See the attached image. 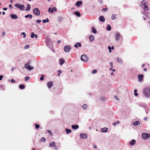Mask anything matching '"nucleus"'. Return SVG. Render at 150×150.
Returning a JSON list of instances; mask_svg holds the SVG:
<instances>
[{
    "label": "nucleus",
    "mask_w": 150,
    "mask_h": 150,
    "mask_svg": "<svg viewBox=\"0 0 150 150\" xmlns=\"http://www.w3.org/2000/svg\"><path fill=\"white\" fill-rule=\"evenodd\" d=\"M144 96L146 98H150V88H146L144 90Z\"/></svg>",
    "instance_id": "f257e3e1"
},
{
    "label": "nucleus",
    "mask_w": 150,
    "mask_h": 150,
    "mask_svg": "<svg viewBox=\"0 0 150 150\" xmlns=\"http://www.w3.org/2000/svg\"><path fill=\"white\" fill-rule=\"evenodd\" d=\"M15 6L22 11H24L25 9V7L23 5H21L19 4H16L15 5Z\"/></svg>",
    "instance_id": "f03ea898"
},
{
    "label": "nucleus",
    "mask_w": 150,
    "mask_h": 150,
    "mask_svg": "<svg viewBox=\"0 0 150 150\" xmlns=\"http://www.w3.org/2000/svg\"><path fill=\"white\" fill-rule=\"evenodd\" d=\"M24 68L25 69H27L29 71H30L33 69L34 68L33 67H31L30 65V62H29L25 64V65Z\"/></svg>",
    "instance_id": "7ed1b4c3"
},
{
    "label": "nucleus",
    "mask_w": 150,
    "mask_h": 150,
    "mask_svg": "<svg viewBox=\"0 0 150 150\" xmlns=\"http://www.w3.org/2000/svg\"><path fill=\"white\" fill-rule=\"evenodd\" d=\"M142 137L144 139H147L150 138V134L147 133H143L142 135Z\"/></svg>",
    "instance_id": "20e7f679"
},
{
    "label": "nucleus",
    "mask_w": 150,
    "mask_h": 150,
    "mask_svg": "<svg viewBox=\"0 0 150 150\" xmlns=\"http://www.w3.org/2000/svg\"><path fill=\"white\" fill-rule=\"evenodd\" d=\"M81 61L84 62H86L88 60V58L85 54H83L81 56Z\"/></svg>",
    "instance_id": "39448f33"
},
{
    "label": "nucleus",
    "mask_w": 150,
    "mask_h": 150,
    "mask_svg": "<svg viewBox=\"0 0 150 150\" xmlns=\"http://www.w3.org/2000/svg\"><path fill=\"white\" fill-rule=\"evenodd\" d=\"M115 40L116 41L120 40L122 39V36L119 33H117L115 35Z\"/></svg>",
    "instance_id": "423d86ee"
},
{
    "label": "nucleus",
    "mask_w": 150,
    "mask_h": 150,
    "mask_svg": "<svg viewBox=\"0 0 150 150\" xmlns=\"http://www.w3.org/2000/svg\"><path fill=\"white\" fill-rule=\"evenodd\" d=\"M33 12L36 16H39L40 14V12L39 9L37 8H35L33 9Z\"/></svg>",
    "instance_id": "0eeeda50"
},
{
    "label": "nucleus",
    "mask_w": 150,
    "mask_h": 150,
    "mask_svg": "<svg viewBox=\"0 0 150 150\" xmlns=\"http://www.w3.org/2000/svg\"><path fill=\"white\" fill-rule=\"evenodd\" d=\"M57 11V8L55 7H54L53 8H49L48 9V11L50 13H53L54 11Z\"/></svg>",
    "instance_id": "6e6552de"
},
{
    "label": "nucleus",
    "mask_w": 150,
    "mask_h": 150,
    "mask_svg": "<svg viewBox=\"0 0 150 150\" xmlns=\"http://www.w3.org/2000/svg\"><path fill=\"white\" fill-rule=\"evenodd\" d=\"M81 139H86L87 137V134L85 133H81L80 135Z\"/></svg>",
    "instance_id": "1a4fd4ad"
},
{
    "label": "nucleus",
    "mask_w": 150,
    "mask_h": 150,
    "mask_svg": "<svg viewBox=\"0 0 150 150\" xmlns=\"http://www.w3.org/2000/svg\"><path fill=\"white\" fill-rule=\"evenodd\" d=\"M71 49V48L69 46H66L64 47V51L65 52H69Z\"/></svg>",
    "instance_id": "9d476101"
},
{
    "label": "nucleus",
    "mask_w": 150,
    "mask_h": 150,
    "mask_svg": "<svg viewBox=\"0 0 150 150\" xmlns=\"http://www.w3.org/2000/svg\"><path fill=\"white\" fill-rule=\"evenodd\" d=\"M46 43L47 46H48L49 45H52V43L51 42V40L49 38H47L46 39Z\"/></svg>",
    "instance_id": "9b49d317"
},
{
    "label": "nucleus",
    "mask_w": 150,
    "mask_h": 150,
    "mask_svg": "<svg viewBox=\"0 0 150 150\" xmlns=\"http://www.w3.org/2000/svg\"><path fill=\"white\" fill-rule=\"evenodd\" d=\"M10 17L12 19H15L18 18V16L15 14H12L10 15Z\"/></svg>",
    "instance_id": "f8f14e48"
},
{
    "label": "nucleus",
    "mask_w": 150,
    "mask_h": 150,
    "mask_svg": "<svg viewBox=\"0 0 150 150\" xmlns=\"http://www.w3.org/2000/svg\"><path fill=\"white\" fill-rule=\"evenodd\" d=\"M65 62V60L63 59L60 58L59 59V64L60 65H62Z\"/></svg>",
    "instance_id": "ddd939ff"
},
{
    "label": "nucleus",
    "mask_w": 150,
    "mask_h": 150,
    "mask_svg": "<svg viewBox=\"0 0 150 150\" xmlns=\"http://www.w3.org/2000/svg\"><path fill=\"white\" fill-rule=\"evenodd\" d=\"M82 2L81 1H78L76 3V5L77 6L79 7V6L82 4Z\"/></svg>",
    "instance_id": "4468645a"
},
{
    "label": "nucleus",
    "mask_w": 150,
    "mask_h": 150,
    "mask_svg": "<svg viewBox=\"0 0 150 150\" xmlns=\"http://www.w3.org/2000/svg\"><path fill=\"white\" fill-rule=\"evenodd\" d=\"M139 80L138 81L139 82H141L142 81L143 79V76L142 74H140L138 76Z\"/></svg>",
    "instance_id": "2eb2a0df"
},
{
    "label": "nucleus",
    "mask_w": 150,
    "mask_h": 150,
    "mask_svg": "<svg viewBox=\"0 0 150 150\" xmlns=\"http://www.w3.org/2000/svg\"><path fill=\"white\" fill-rule=\"evenodd\" d=\"M53 83L52 81L49 82L47 83V86L48 88H50L53 86Z\"/></svg>",
    "instance_id": "dca6fc26"
},
{
    "label": "nucleus",
    "mask_w": 150,
    "mask_h": 150,
    "mask_svg": "<svg viewBox=\"0 0 150 150\" xmlns=\"http://www.w3.org/2000/svg\"><path fill=\"white\" fill-rule=\"evenodd\" d=\"M136 141L134 139H132L129 142V144L131 146L134 145Z\"/></svg>",
    "instance_id": "f3484780"
},
{
    "label": "nucleus",
    "mask_w": 150,
    "mask_h": 150,
    "mask_svg": "<svg viewBox=\"0 0 150 150\" xmlns=\"http://www.w3.org/2000/svg\"><path fill=\"white\" fill-rule=\"evenodd\" d=\"M100 131L101 132H106L108 131V129L106 127H104L101 129Z\"/></svg>",
    "instance_id": "a211bd4d"
},
{
    "label": "nucleus",
    "mask_w": 150,
    "mask_h": 150,
    "mask_svg": "<svg viewBox=\"0 0 150 150\" xmlns=\"http://www.w3.org/2000/svg\"><path fill=\"white\" fill-rule=\"evenodd\" d=\"M89 38L90 41H93L95 39V37L93 35H91L89 36Z\"/></svg>",
    "instance_id": "6ab92c4d"
},
{
    "label": "nucleus",
    "mask_w": 150,
    "mask_h": 150,
    "mask_svg": "<svg viewBox=\"0 0 150 150\" xmlns=\"http://www.w3.org/2000/svg\"><path fill=\"white\" fill-rule=\"evenodd\" d=\"M91 32L94 34H96L97 32L96 30L93 27L91 28Z\"/></svg>",
    "instance_id": "aec40b11"
},
{
    "label": "nucleus",
    "mask_w": 150,
    "mask_h": 150,
    "mask_svg": "<svg viewBox=\"0 0 150 150\" xmlns=\"http://www.w3.org/2000/svg\"><path fill=\"white\" fill-rule=\"evenodd\" d=\"M147 4V3L145 0H143L141 2V4L142 6H145Z\"/></svg>",
    "instance_id": "412c9836"
},
{
    "label": "nucleus",
    "mask_w": 150,
    "mask_h": 150,
    "mask_svg": "<svg viewBox=\"0 0 150 150\" xmlns=\"http://www.w3.org/2000/svg\"><path fill=\"white\" fill-rule=\"evenodd\" d=\"M99 20L100 21L104 22L105 21V19L103 16H100L99 17Z\"/></svg>",
    "instance_id": "4be33fe9"
},
{
    "label": "nucleus",
    "mask_w": 150,
    "mask_h": 150,
    "mask_svg": "<svg viewBox=\"0 0 150 150\" xmlns=\"http://www.w3.org/2000/svg\"><path fill=\"white\" fill-rule=\"evenodd\" d=\"M79 127L78 125H74L71 126V128L73 129H76L79 128Z\"/></svg>",
    "instance_id": "5701e85b"
},
{
    "label": "nucleus",
    "mask_w": 150,
    "mask_h": 150,
    "mask_svg": "<svg viewBox=\"0 0 150 150\" xmlns=\"http://www.w3.org/2000/svg\"><path fill=\"white\" fill-rule=\"evenodd\" d=\"M140 124V122L139 121H137L135 122H134L133 123V125L135 126H136L137 125H139Z\"/></svg>",
    "instance_id": "b1692460"
},
{
    "label": "nucleus",
    "mask_w": 150,
    "mask_h": 150,
    "mask_svg": "<svg viewBox=\"0 0 150 150\" xmlns=\"http://www.w3.org/2000/svg\"><path fill=\"white\" fill-rule=\"evenodd\" d=\"M74 15H76L79 17H80L81 16V15L80 13L79 12L76 11L74 12Z\"/></svg>",
    "instance_id": "393cba45"
},
{
    "label": "nucleus",
    "mask_w": 150,
    "mask_h": 150,
    "mask_svg": "<svg viewBox=\"0 0 150 150\" xmlns=\"http://www.w3.org/2000/svg\"><path fill=\"white\" fill-rule=\"evenodd\" d=\"M117 59L118 63L121 64L122 62V59L119 58V57H117Z\"/></svg>",
    "instance_id": "a878e982"
},
{
    "label": "nucleus",
    "mask_w": 150,
    "mask_h": 150,
    "mask_svg": "<svg viewBox=\"0 0 150 150\" xmlns=\"http://www.w3.org/2000/svg\"><path fill=\"white\" fill-rule=\"evenodd\" d=\"M78 45L79 47H80L81 46V45L80 43H77L74 45V47L77 48H78Z\"/></svg>",
    "instance_id": "bb28decb"
},
{
    "label": "nucleus",
    "mask_w": 150,
    "mask_h": 150,
    "mask_svg": "<svg viewBox=\"0 0 150 150\" xmlns=\"http://www.w3.org/2000/svg\"><path fill=\"white\" fill-rule=\"evenodd\" d=\"M31 6L29 4H27V7L26 9V11H29L31 9Z\"/></svg>",
    "instance_id": "cd10ccee"
},
{
    "label": "nucleus",
    "mask_w": 150,
    "mask_h": 150,
    "mask_svg": "<svg viewBox=\"0 0 150 150\" xmlns=\"http://www.w3.org/2000/svg\"><path fill=\"white\" fill-rule=\"evenodd\" d=\"M25 17L26 18H27L29 17L30 19H31L32 18L33 16L32 15L28 14L27 15L25 16Z\"/></svg>",
    "instance_id": "c85d7f7f"
},
{
    "label": "nucleus",
    "mask_w": 150,
    "mask_h": 150,
    "mask_svg": "<svg viewBox=\"0 0 150 150\" xmlns=\"http://www.w3.org/2000/svg\"><path fill=\"white\" fill-rule=\"evenodd\" d=\"M50 147L53 146L54 147H56V146L55 145V143L54 142L51 143L50 144Z\"/></svg>",
    "instance_id": "c756f323"
},
{
    "label": "nucleus",
    "mask_w": 150,
    "mask_h": 150,
    "mask_svg": "<svg viewBox=\"0 0 150 150\" xmlns=\"http://www.w3.org/2000/svg\"><path fill=\"white\" fill-rule=\"evenodd\" d=\"M65 131L66 132V133L68 134L71 132V129H69L68 128H67L66 129Z\"/></svg>",
    "instance_id": "7c9ffc66"
},
{
    "label": "nucleus",
    "mask_w": 150,
    "mask_h": 150,
    "mask_svg": "<svg viewBox=\"0 0 150 150\" xmlns=\"http://www.w3.org/2000/svg\"><path fill=\"white\" fill-rule=\"evenodd\" d=\"M106 29L108 30H111V27L110 25L108 24L107 25Z\"/></svg>",
    "instance_id": "2f4dec72"
},
{
    "label": "nucleus",
    "mask_w": 150,
    "mask_h": 150,
    "mask_svg": "<svg viewBox=\"0 0 150 150\" xmlns=\"http://www.w3.org/2000/svg\"><path fill=\"white\" fill-rule=\"evenodd\" d=\"M117 16V15L115 14H112V16H111L112 19H116Z\"/></svg>",
    "instance_id": "473e14b6"
},
{
    "label": "nucleus",
    "mask_w": 150,
    "mask_h": 150,
    "mask_svg": "<svg viewBox=\"0 0 150 150\" xmlns=\"http://www.w3.org/2000/svg\"><path fill=\"white\" fill-rule=\"evenodd\" d=\"M49 22V20L48 18H47L46 19H44L42 20V22L44 23H45L46 22Z\"/></svg>",
    "instance_id": "72a5a7b5"
},
{
    "label": "nucleus",
    "mask_w": 150,
    "mask_h": 150,
    "mask_svg": "<svg viewBox=\"0 0 150 150\" xmlns=\"http://www.w3.org/2000/svg\"><path fill=\"white\" fill-rule=\"evenodd\" d=\"M25 87V86L23 85H19V88L21 89H23Z\"/></svg>",
    "instance_id": "f704fd0d"
},
{
    "label": "nucleus",
    "mask_w": 150,
    "mask_h": 150,
    "mask_svg": "<svg viewBox=\"0 0 150 150\" xmlns=\"http://www.w3.org/2000/svg\"><path fill=\"white\" fill-rule=\"evenodd\" d=\"M84 109H86L87 108V105L86 104H84L82 106Z\"/></svg>",
    "instance_id": "c9c22d12"
},
{
    "label": "nucleus",
    "mask_w": 150,
    "mask_h": 150,
    "mask_svg": "<svg viewBox=\"0 0 150 150\" xmlns=\"http://www.w3.org/2000/svg\"><path fill=\"white\" fill-rule=\"evenodd\" d=\"M41 141L42 142H45L46 141V139L44 137H42Z\"/></svg>",
    "instance_id": "e433bc0d"
},
{
    "label": "nucleus",
    "mask_w": 150,
    "mask_h": 150,
    "mask_svg": "<svg viewBox=\"0 0 150 150\" xmlns=\"http://www.w3.org/2000/svg\"><path fill=\"white\" fill-rule=\"evenodd\" d=\"M120 122L119 121H117L116 122H114L113 123V125L114 126H116L117 124H118L120 123Z\"/></svg>",
    "instance_id": "4c0bfd02"
},
{
    "label": "nucleus",
    "mask_w": 150,
    "mask_h": 150,
    "mask_svg": "<svg viewBox=\"0 0 150 150\" xmlns=\"http://www.w3.org/2000/svg\"><path fill=\"white\" fill-rule=\"evenodd\" d=\"M144 10L148 11L149 9V8L148 7L146 6H144Z\"/></svg>",
    "instance_id": "58836bf2"
},
{
    "label": "nucleus",
    "mask_w": 150,
    "mask_h": 150,
    "mask_svg": "<svg viewBox=\"0 0 150 150\" xmlns=\"http://www.w3.org/2000/svg\"><path fill=\"white\" fill-rule=\"evenodd\" d=\"M35 34L33 32L32 33L31 35V38H33L35 37Z\"/></svg>",
    "instance_id": "ea45409f"
},
{
    "label": "nucleus",
    "mask_w": 150,
    "mask_h": 150,
    "mask_svg": "<svg viewBox=\"0 0 150 150\" xmlns=\"http://www.w3.org/2000/svg\"><path fill=\"white\" fill-rule=\"evenodd\" d=\"M21 35H23V38H25L26 37V34L25 32H23L21 34Z\"/></svg>",
    "instance_id": "a19ab883"
},
{
    "label": "nucleus",
    "mask_w": 150,
    "mask_h": 150,
    "mask_svg": "<svg viewBox=\"0 0 150 150\" xmlns=\"http://www.w3.org/2000/svg\"><path fill=\"white\" fill-rule=\"evenodd\" d=\"M30 77L29 76H25V80L26 81H27L29 79Z\"/></svg>",
    "instance_id": "79ce46f5"
},
{
    "label": "nucleus",
    "mask_w": 150,
    "mask_h": 150,
    "mask_svg": "<svg viewBox=\"0 0 150 150\" xmlns=\"http://www.w3.org/2000/svg\"><path fill=\"white\" fill-rule=\"evenodd\" d=\"M44 76L43 75H42L41 77L40 78V79L41 80H43L44 79Z\"/></svg>",
    "instance_id": "37998d69"
},
{
    "label": "nucleus",
    "mask_w": 150,
    "mask_h": 150,
    "mask_svg": "<svg viewBox=\"0 0 150 150\" xmlns=\"http://www.w3.org/2000/svg\"><path fill=\"white\" fill-rule=\"evenodd\" d=\"M108 49L109 50V52L110 53H111V47L110 46H109L108 47Z\"/></svg>",
    "instance_id": "c03bdc74"
},
{
    "label": "nucleus",
    "mask_w": 150,
    "mask_h": 150,
    "mask_svg": "<svg viewBox=\"0 0 150 150\" xmlns=\"http://www.w3.org/2000/svg\"><path fill=\"white\" fill-rule=\"evenodd\" d=\"M97 70L96 69H94L92 71V74H95L97 72Z\"/></svg>",
    "instance_id": "a18cd8bd"
},
{
    "label": "nucleus",
    "mask_w": 150,
    "mask_h": 150,
    "mask_svg": "<svg viewBox=\"0 0 150 150\" xmlns=\"http://www.w3.org/2000/svg\"><path fill=\"white\" fill-rule=\"evenodd\" d=\"M29 47V46L28 45H27L26 46H25L24 47L25 49H28Z\"/></svg>",
    "instance_id": "49530a36"
},
{
    "label": "nucleus",
    "mask_w": 150,
    "mask_h": 150,
    "mask_svg": "<svg viewBox=\"0 0 150 150\" xmlns=\"http://www.w3.org/2000/svg\"><path fill=\"white\" fill-rule=\"evenodd\" d=\"M36 21L37 23H39L41 22V20H36Z\"/></svg>",
    "instance_id": "de8ad7c7"
},
{
    "label": "nucleus",
    "mask_w": 150,
    "mask_h": 150,
    "mask_svg": "<svg viewBox=\"0 0 150 150\" xmlns=\"http://www.w3.org/2000/svg\"><path fill=\"white\" fill-rule=\"evenodd\" d=\"M39 125L38 124L35 125V127L37 129H38L39 128Z\"/></svg>",
    "instance_id": "09e8293b"
},
{
    "label": "nucleus",
    "mask_w": 150,
    "mask_h": 150,
    "mask_svg": "<svg viewBox=\"0 0 150 150\" xmlns=\"http://www.w3.org/2000/svg\"><path fill=\"white\" fill-rule=\"evenodd\" d=\"M114 98H115L117 100H119V98H118L117 96H114Z\"/></svg>",
    "instance_id": "8fccbe9b"
},
{
    "label": "nucleus",
    "mask_w": 150,
    "mask_h": 150,
    "mask_svg": "<svg viewBox=\"0 0 150 150\" xmlns=\"http://www.w3.org/2000/svg\"><path fill=\"white\" fill-rule=\"evenodd\" d=\"M3 75H0V80L1 81L2 80V78H3Z\"/></svg>",
    "instance_id": "3c124183"
},
{
    "label": "nucleus",
    "mask_w": 150,
    "mask_h": 150,
    "mask_svg": "<svg viewBox=\"0 0 150 150\" xmlns=\"http://www.w3.org/2000/svg\"><path fill=\"white\" fill-rule=\"evenodd\" d=\"M11 81L12 83H14L15 82V80L13 79H11Z\"/></svg>",
    "instance_id": "603ef678"
},
{
    "label": "nucleus",
    "mask_w": 150,
    "mask_h": 150,
    "mask_svg": "<svg viewBox=\"0 0 150 150\" xmlns=\"http://www.w3.org/2000/svg\"><path fill=\"white\" fill-rule=\"evenodd\" d=\"M107 10V8H103V9H102V11H106Z\"/></svg>",
    "instance_id": "864d4df0"
},
{
    "label": "nucleus",
    "mask_w": 150,
    "mask_h": 150,
    "mask_svg": "<svg viewBox=\"0 0 150 150\" xmlns=\"http://www.w3.org/2000/svg\"><path fill=\"white\" fill-rule=\"evenodd\" d=\"M101 100H105V98L104 97H101Z\"/></svg>",
    "instance_id": "5fc2aeb1"
},
{
    "label": "nucleus",
    "mask_w": 150,
    "mask_h": 150,
    "mask_svg": "<svg viewBox=\"0 0 150 150\" xmlns=\"http://www.w3.org/2000/svg\"><path fill=\"white\" fill-rule=\"evenodd\" d=\"M134 95L135 96H138V94L137 93V92L134 93Z\"/></svg>",
    "instance_id": "6e6d98bb"
},
{
    "label": "nucleus",
    "mask_w": 150,
    "mask_h": 150,
    "mask_svg": "<svg viewBox=\"0 0 150 150\" xmlns=\"http://www.w3.org/2000/svg\"><path fill=\"white\" fill-rule=\"evenodd\" d=\"M58 72L59 73H62V71L60 70H59L58 71Z\"/></svg>",
    "instance_id": "4d7b16f0"
},
{
    "label": "nucleus",
    "mask_w": 150,
    "mask_h": 150,
    "mask_svg": "<svg viewBox=\"0 0 150 150\" xmlns=\"http://www.w3.org/2000/svg\"><path fill=\"white\" fill-rule=\"evenodd\" d=\"M7 8H3V10H4L6 11V10H7Z\"/></svg>",
    "instance_id": "13d9d810"
},
{
    "label": "nucleus",
    "mask_w": 150,
    "mask_h": 150,
    "mask_svg": "<svg viewBox=\"0 0 150 150\" xmlns=\"http://www.w3.org/2000/svg\"><path fill=\"white\" fill-rule=\"evenodd\" d=\"M2 34L3 36H4L5 35L6 33L4 32H3L2 33Z\"/></svg>",
    "instance_id": "bf43d9fd"
},
{
    "label": "nucleus",
    "mask_w": 150,
    "mask_h": 150,
    "mask_svg": "<svg viewBox=\"0 0 150 150\" xmlns=\"http://www.w3.org/2000/svg\"><path fill=\"white\" fill-rule=\"evenodd\" d=\"M144 120H147V117H145L144 118Z\"/></svg>",
    "instance_id": "052dcab7"
},
{
    "label": "nucleus",
    "mask_w": 150,
    "mask_h": 150,
    "mask_svg": "<svg viewBox=\"0 0 150 150\" xmlns=\"http://www.w3.org/2000/svg\"><path fill=\"white\" fill-rule=\"evenodd\" d=\"M9 6L10 8H12V6L11 4H9Z\"/></svg>",
    "instance_id": "680f3d73"
},
{
    "label": "nucleus",
    "mask_w": 150,
    "mask_h": 150,
    "mask_svg": "<svg viewBox=\"0 0 150 150\" xmlns=\"http://www.w3.org/2000/svg\"><path fill=\"white\" fill-rule=\"evenodd\" d=\"M38 37V36L36 35L35 34L34 37H35L36 38H37Z\"/></svg>",
    "instance_id": "e2e57ef3"
},
{
    "label": "nucleus",
    "mask_w": 150,
    "mask_h": 150,
    "mask_svg": "<svg viewBox=\"0 0 150 150\" xmlns=\"http://www.w3.org/2000/svg\"><path fill=\"white\" fill-rule=\"evenodd\" d=\"M94 147V148L95 149H96L97 148V146L96 145H95L94 146V145H93Z\"/></svg>",
    "instance_id": "0e129e2a"
},
{
    "label": "nucleus",
    "mask_w": 150,
    "mask_h": 150,
    "mask_svg": "<svg viewBox=\"0 0 150 150\" xmlns=\"http://www.w3.org/2000/svg\"><path fill=\"white\" fill-rule=\"evenodd\" d=\"M134 93H136L137 92V89H135L134 90Z\"/></svg>",
    "instance_id": "69168bd1"
},
{
    "label": "nucleus",
    "mask_w": 150,
    "mask_h": 150,
    "mask_svg": "<svg viewBox=\"0 0 150 150\" xmlns=\"http://www.w3.org/2000/svg\"><path fill=\"white\" fill-rule=\"evenodd\" d=\"M60 42V40H58L57 41V43H59Z\"/></svg>",
    "instance_id": "338daca9"
},
{
    "label": "nucleus",
    "mask_w": 150,
    "mask_h": 150,
    "mask_svg": "<svg viewBox=\"0 0 150 150\" xmlns=\"http://www.w3.org/2000/svg\"><path fill=\"white\" fill-rule=\"evenodd\" d=\"M114 47H113V46H112V47H111V49H112V50H114Z\"/></svg>",
    "instance_id": "774afa93"
}]
</instances>
